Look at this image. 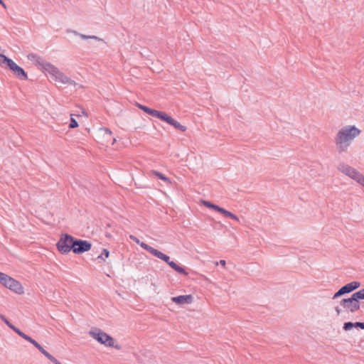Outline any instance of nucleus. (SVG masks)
I'll list each match as a JSON object with an SVG mask.
<instances>
[{
  "instance_id": "nucleus-19",
  "label": "nucleus",
  "mask_w": 364,
  "mask_h": 364,
  "mask_svg": "<svg viewBox=\"0 0 364 364\" xmlns=\"http://www.w3.org/2000/svg\"><path fill=\"white\" fill-rule=\"evenodd\" d=\"M353 295L355 297L358 301L364 299V289L353 293Z\"/></svg>"
},
{
  "instance_id": "nucleus-1",
  "label": "nucleus",
  "mask_w": 364,
  "mask_h": 364,
  "mask_svg": "<svg viewBox=\"0 0 364 364\" xmlns=\"http://www.w3.org/2000/svg\"><path fill=\"white\" fill-rule=\"evenodd\" d=\"M360 134V130L355 126H346L341 128L335 137L337 151L346 152L353 139Z\"/></svg>"
},
{
  "instance_id": "nucleus-20",
  "label": "nucleus",
  "mask_w": 364,
  "mask_h": 364,
  "mask_svg": "<svg viewBox=\"0 0 364 364\" xmlns=\"http://www.w3.org/2000/svg\"><path fill=\"white\" fill-rule=\"evenodd\" d=\"M109 255V252L107 249H103L102 253L97 257L98 259L105 261V258H107Z\"/></svg>"
},
{
  "instance_id": "nucleus-2",
  "label": "nucleus",
  "mask_w": 364,
  "mask_h": 364,
  "mask_svg": "<svg viewBox=\"0 0 364 364\" xmlns=\"http://www.w3.org/2000/svg\"><path fill=\"white\" fill-rule=\"evenodd\" d=\"M43 68L50 75L53 80L62 83L63 85H75L76 83L74 80L65 75L56 67L49 63L43 64Z\"/></svg>"
},
{
  "instance_id": "nucleus-17",
  "label": "nucleus",
  "mask_w": 364,
  "mask_h": 364,
  "mask_svg": "<svg viewBox=\"0 0 364 364\" xmlns=\"http://www.w3.org/2000/svg\"><path fill=\"white\" fill-rule=\"evenodd\" d=\"M151 174L157 176L158 178H159L160 179H161L162 181H164L166 183L171 182L168 178L166 177L164 174H162L161 173H160L159 171H151Z\"/></svg>"
},
{
  "instance_id": "nucleus-41",
  "label": "nucleus",
  "mask_w": 364,
  "mask_h": 364,
  "mask_svg": "<svg viewBox=\"0 0 364 364\" xmlns=\"http://www.w3.org/2000/svg\"><path fill=\"white\" fill-rule=\"evenodd\" d=\"M115 141H116V139H113V143L112 144H114Z\"/></svg>"
},
{
  "instance_id": "nucleus-21",
  "label": "nucleus",
  "mask_w": 364,
  "mask_h": 364,
  "mask_svg": "<svg viewBox=\"0 0 364 364\" xmlns=\"http://www.w3.org/2000/svg\"><path fill=\"white\" fill-rule=\"evenodd\" d=\"M11 60V59L6 57L4 55L0 54V65H2L4 63H6V65H8V61Z\"/></svg>"
},
{
  "instance_id": "nucleus-22",
  "label": "nucleus",
  "mask_w": 364,
  "mask_h": 364,
  "mask_svg": "<svg viewBox=\"0 0 364 364\" xmlns=\"http://www.w3.org/2000/svg\"><path fill=\"white\" fill-rule=\"evenodd\" d=\"M77 127H78V124H77V121L74 118H71L69 127L71 129H74Z\"/></svg>"
},
{
  "instance_id": "nucleus-14",
  "label": "nucleus",
  "mask_w": 364,
  "mask_h": 364,
  "mask_svg": "<svg viewBox=\"0 0 364 364\" xmlns=\"http://www.w3.org/2000/svg\"><path fill=\"white\" fill-rule=\"evenodd\" d=\"M356 327H359L361 329H364V323L363 322H355V323H352V322H345L344 324H343V329L345 331H350L353 328H356Z\"/></svg>"
},
{
  "instance_id": "nucleus-25",
  "label": "nucleus",
  "mask_w": 364,
  "mask_h": 364,
  "mask_svg": "<svg viewBox=\"0 0 364 364\" xmlns=\"http://www.w3.org/2000/svg\"><path fill=\"white\" fill-rule=\"evenodd\" d=\"M219 213H220L223 215H224L225 216L229 217V218L230 217V215L232 214L231 212H230V211H228V210H225V209H224L223 208H220V210H219Z\"/></svg>"
},
{
  "instance_id": "nucleus-36",
  "label": "nucleus",
  "mask_w": 364,
  "mask_h": 364,
  "mask_svg": "<svg viewBox=\"0 0 364 364\" xmlns=\"http://www.w3.org/2000/svg\"><path fill=\"white\" fill-rule=\"evenodd\" d=\"M37 349L41 353H43V352L45 350V349L41 346L39 345L37 348Z\"/></svg>"
},
{
  "instance_id": "nucleus-35",
  "label": "nucleus",
  "mask_w": 364,
  "mask_h": 364,
  "mask_svg": "<svg viewBox=\"0 0 364 364\" xmlns=\"http://www.w3.org/2000/svg\"><path fill=\"white\" fill-rule=\"evenodd\" d=\"M48 359H49L50 360H51L52 358L53 357L50 353H49L48 352L45 355Z\"/></svg>"
},
{
  "instance_id": "nucleus-39",
  "label": "nucleus",
  "mask_w": 364,
  "mask_h": 364,
  "mask_svg": "<svg viewBox=\"0 0 364 364\" xmlns=\"http://www.w3.org/2000/svg\"><path fill=\"white\" fill-rule=\"evenodd\" d=\"M34 58V55H33V54L28 55V58Z\"/></svg>"
},
{
  "instance_id": "nucleus-31",
  "label": "nucleus",
  "mask_w": 364,
  "mask_h": 364,
  "mask_svg": "<svg viewBox=\"0 0 364 364\" xmlns=\"http://www.w3.org/2000/svg\"><path fill=\"white\" fill-rule=\"evenodd\" d=\"M31 343H32L36 348L40 345L38 342H36L34 339L31 341Z\"/></svg>"
},
{
  "instance_id": "nucleus-29",
  "label": "nucleus",
  "mask_w": 364,
  "mask_h": 364,
  "mask_svg": "<svg viewBox=\"0 0 364 364\" xmlns=\"http://www.w3.org/2000/svg\"><path fill=\"white\" fill-rule=\"evenodd\" d=\"M11 329H12L14 332H16L18 335L21 333V330L16 326H11Z\"/></svg>"
},
{
  "instance_id": "nucleus-24",
  "label": "nucleus",
  "mask_w": 364,
  "mask_h": 364,
  "mask_svg": "<svg viewBox=\"0 0 364 364\" xmlns=\"http://www.w3.org/2000/svg\"><path fill=\"white\" fill-rule=\"evenodd\" d=\"M0 318L11 328L14 325L4 316L0 315Z\"/></svg>"
},
{
  "instance_id": "nucleus-5",
  "label": "nucleus",
  "mask_w": 364,
  "mask_h": 364,
  "mask_svg": "<svg viewBox=\"0 0 364 364\" xmlns=\"http://www.w3.org/2000/svg\"><path fill=\"white\" fill-rule=\"evenodd\" d=\"M337 168L340 172L348 176L361 186H364V176L358 171L355 168L345 163H340L338 165Z\"/></svg>"
},
{
  "instance_id": "nucleus-32",
  "label": "nucleus",
  "mask_w": 364,
  "mask_h": 364,
  "mask_svg": "<svg viewBox=\"0 0 364 364\" xmlns=\"http://www.w3.org/2000/svg\"><path fill=\"white\" fill-rule=\"evenodd\" d=\"M50 361L53 362L55 364H62L55 357H53Z\"/></svg>"
},
{
  "instance_id": "nucleus-9",
  "label": "nucleus",
  "mask_w": 364,
  "mask_h": 364,
  "mask_svg": "<svg viewBox=\"0 0 364 364\" xmlns=\"http://www.w3.org/2000/svg\"><path fill=\"white\" fill-rule=\"evenodd\" d=\"M340 305L348 313H355L360 309V302L352 294L350 298L343 299Z\"/></svg>"
},
{
  "instance_id": "nucleus-23",
  "label": "nucleus",
  "mask_w": 364,
  "mask_h": 364,
  "mask_svg": "<svg viewBox=\"0 0 364 364\" xmlns=\"http://www.w3.org/2000/svg\"><path fill=\"white\" fill-rule=\"evenodd\" d=\"M136 106L141 110H143L144 112H145L146 113H149V111H150L151 108L146 107V106H144V105H140L139 103L136 104Z\"/></svg>"
},
{
  "instance_id": "nucleus-37",
  "label": "nucleus",
  "mask_w": 364,
  "mask_h": 364,
  "mask_svg": "<svg viewBox=\"0 0 364 364\" xmlns=\"http://www.w3.org/2000/svg\"><path fill=\"white\" fill-rule=\"evenodd\" d=\"M26 334H25L23 332L21 331V333L18 334L21 338H24Z\"/></svg>"
},
{
  "instance_id": "nucleus-34",
  "label": "nucleus",
  "mask_w": 364,
  "mask_h": 364,
  "mask_svg": "<svg viewBox=\"0 0 364 364\" xmlns=\"http://www.w3.org/2000/svg\"><path fill=\"white\" fill-rule=\"evenodd\" d=\"M26 341H28L29 343H31V341L33 340L32 338H31L30 336H28V335H26V336L24 337V338Z\"/></svg>"
},
{
  "instance_id": "nucleus-15",
  "label": "nucleus",
  "mask_w": 364,
  "mask_h": 364,
  "mask_svg": "<svg viewBox=\"0 0 364 364\" xmlns=\"http://www.w3.org/2000/svg\"><path fill=\"white\" fill-rule=\"evenodd\" d=\"M67 32L68 33H74L76 36H79L81 38H82L84 40H86V39H95V40H97V41H102V39H101L100 38H99V37H97L96 36H87V35H85V34H81V33H79L77 31L70 30V29L67 30Z\"/></svg>"
},
{
  "instance_id": "nucleus-18",
  "label": "nucleus",
  "mask_w": 364,
  "mask_h": 364,
  "mask_svg": "<svg viewBox=\"0 0 364 364\" xmlns=\"http://www.w3.org/2000/svg\"><path fill=\"white\" fill-rule=\"evenodd\" d=\"M203 205L208 208H211V209H213L218 212H219V210H220L221 207L217 205H215L209 201H206V200H203Z\"/></svg>"
},
{
  "instance_id": "nucleus-27",
  "label": "nucleus",
  "mask_w": 364,
  "mask_h": 364,
  "mask_svg": "<svg viewBox=\"0 0 364 364\" xmlns=\"http://www.w3.org/2000/svg\"><path fill=\"white\" fill-rule=\"evenodd\" d=\"M219 264H220V265H222V266L225 267V264H226V262H225V260H224V259H221V260H220V262H215V265H218Z\"/></svg>"
},
{
  "instance_id": "nucleus-30",
  "label": "nucleus",
  "mask_w": 364,
  "mask_h": 364,
  "mask_svg": "<svg viewBox=\"0 0 364 364\" xmlns=\"http://www.w3.org/2000/svg\"><path fill=\"white\" fill-rule=\"evenodd\" d=\"M230 218H232V220H235V221H237V222H239V220H240L239 218L237 215H235V214H233V213L231 214Z\"/></svg>"
},
{
  "instance_id": "nucleus-28",
  "label": "nucleus",
  "mask_w": 364,
  "mask_h": 364,
  "mask_svg": "<svg viewBox=\"0 0 364 364\" xmlns=\"http://www.w3.org/2000/svg\"><path fill=\"white\" fill-rule=\"evenodd\" d=\"M335 311L336 312L337 316H339L341 314V312H342V309L339 306H336L335 307Z\"/></svg>"
},
{
  "instance_id": "nucleus-40",
  "label": "nucleus",
  "mask_w": 364,
  "mask_h": 364,
  "mask_svg": "<svg viewBox=\"0 0 364 364\" xmlns=\"http://www.w3.org/2000/svg\"><path fill=\"white\" fill-rule=\"evenodd\" d=\"M48 353V351H46V350L43 352L42 354H43L44 355H46V354Z\"/></svg>"
},
{
  "instance_id": "nucleus-38",
  "label": "nucleus",
  "mask_w": 364,
  "mask_h": 364,
  "mask_svg": "<svg viewBox=\"0 0 364 364\" xmlns=\"http://www.w3.org/2000/svg\"><path fill=\"white\" fill-rule=\"evenodd\" d=\"M0 4H1L4 8H6V5H5V4L4 3V1H3L2 0H0Z\"/></svg>"
},
{
  "instance_id": "nucleus-10",
  "label": "nucleus",
  "mask_w": 364,
  "mask_h": 364,
  "mask_svg": "<svg viewBox=\"0 0 364 364\" xmlns=\"http://www.w3.org/2000/svg\"><path fill=\"white\" fill-rule=\"evenodd\" d=\"M91 247L92 244L90 242L75 238L73 251L75 254H81L89 251Z\"/></svg>"
},
{
  "instance_id": "nucleus-6",
  "label": "nucleus",
  "mask_w": 364,
  "mask_h": 364,
  "mask_svg": "<svg viewBox=\"0 0 364 364\" xmlns=\"http://www.w3.org/2000/svg\"><path fill=\"white\" fill-rule=\"evenodd\" d=\"M148 252L154 257H156L157 258L166 262L176 272L184 275H188V272L186 271V269L183 267L177 264L176 262L171 261L170 257L168 255L162 253L161 252L159 251L156 249H154L152 247L148 248Z\"/></svg>"
},
{
  "instance_id": "nucleus-4",
  "label": "nucleus",
  "mask_w": 364,
  "mask_h": 364,
  "mask_svg": "<svg viewBox=\"0 0 364 364\" xmlns=\"http://www.w3.org/2000/svg\"><path fill=\"white\" fill-rule=\"evenodd\" d=\"M149 114L151 116L160 119L161 120L173 126L174 128L184 132L186 130V127L181 124L178 122L173 119L171 116L168 115L166 112L158 111L156 109H151L149 111Z\"/></svg>"
},
{
  "instance_id": "nucleus-7",
  "label": "nucleus",
  "mask_w": 364,
  "mask_h": 364,
  "mask_svg": "<svg viewBox=\"0 0 364 364\" xmlns=\"http://www.w3.org/2000/svg\"><path fill=\"white\" fill-rule=\"evenodd\" d=\"M0 283L9 289L10 290L17 293L23 294V289L21 284L10 276L0 272Z\"/></svg>"
},
{
  "instance_id": "nucleus-26",
  "label": "nucleus",
  "mask_w": 364,
  "mask_h": 364,
  "mask_svg": "<svg viewBox=\"0 0 364 364\" xmlns=\"http://www.w3.org/2000/svg\"><path fill=\"white\" fill-rule=\"evenodd\" d=\"M102 130H103L105 132V134L108 135V136H111L112 135V132L110 131L109 129L108 128H102Z\"/></svg>"
},
{
  "instance_id": "nucleus-11",
  "label": "nucleus",
  "mask_w": 364,
  "mask_h": 364,
  "mask_svg": "<svg viewBox=\"0 0 364 364\" xmlns=\"http://www.w3.org/2000/svg\"><path fill=\"white\" fill-rule=\"evenodd\" d=\"M360 286V283L359 282H350L343 287H342L338 291L335 293V294L333 296V299H335L345 294L350 293L356 289L359 288Z\"/></svg>"
},
{
  "instance_id": "nucleus-3",
  "label": "nucleus",
  "mask_w": 364,
  "mask_h": 364,
  "mask_svg": "<svg viewBox=\"0 0 364 364\" xmlns=\"http://www.w3.org/2000/svg\"><path fill=\"white\" fill-rule=\"evenodd\" d=\"M89 333L94 339L97 340L101 344L108 347H113L118 350L121 348L119 345L115 344V341L112 336L100 329L95 328L94 330H91Z\"/></svg>"
},
{
  "instance_id": "nucleus-8",
  "label": "nucleus",
  "mask_w": 364,
  "mask_h": 364,
  "mask_svg": "<svg viewBox=\"0 0 364 364\" xmlns=\"http://www.w3.org/2000/svg\"><path fill=\"white\" fill-rule=\"evenodd\" d=\"M75 238L68 234L63 235L57 243L58 250L62 254H67L73 250Z\"/></svg>"
},
{
  "instance_id": "nucleus-12",
  "label": "nucleus",
  "mask_w": 364,
  "mask_h": 364,
  "mask_svg": "<svg viewBox=\"0 0 364 364\" xmlns=\"http://www.w3.org/2000/svg\"><path fill=\"white\" fill-rule=\"evenodd\" d=\"M7 66L19 80H25L28 78V75L24 70L15 63L12 60L8 61Z\"/></svg>"
},
{
  "instance_id": "nucleus-33",
  "label": "nucleus",
  "mask_w": 364,
  "mask_h": 364,
  "mask_svg": "<svg viewBox=\"0 0 364 364\" xmlns=\"http://www.w3.org/2000/svg\"><path fill=\"white\" fill-rule=\"evenodd\" d=\"M50 361L53 362L55 364H62L55 357H53Z\"/></svg>"
},
{
  "instance_id": "nucleus-13",
  "label": "nucleus",
  "mask_w": 364,
  "mask_h": 364,
  "mask_svg": "<svg viewBox=\"0 0 364 364\" xmlns=\"http://www.w3.org/2000/svg\"><path fill=\"white\" fill-rule=\"evenodd\" d=\"M193 296L192 295H181L178 296H174L171 298V301L176 304L183 305V304H189L193 302Z\"/></svg>"
},
{
  "instance_id": "nucleus-16",
  "label": "nucleus",
  "mask_w": 364,
  "mask_h": 364,
  "mask_svg": "<svg viewBox=\"0 0 364 364\" xmlns=\"http://www.w3.org/2000/svg\"><path fill=\"white\" fill-rule=\"evenodd\" d=\"M129 238L133 240L134 242H135L136 244H138L141 247H142L144 250L148 251V248L149 247H151V246H149V245L143 242H141L136 237H135L134 235H129Z\"/></svg>"
}]
</instances>
